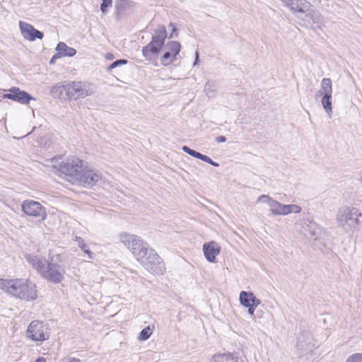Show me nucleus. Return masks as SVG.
<instances>
[{"label":"nucleus","mask_w":362,"mask_h":362,"mask_svg":"<svg viewBox=\"0 0 362 362\" xmlns=\"http://www.w3.org/2000/svg\"><path fill=\"white\" fill-rule=\"evenodd\" d=\"M119 239L146 270L154 275L164 274L165 267L162 259L154 250L148 248V243L143 239L129 233L121 234Z\"/></svg>","instance_id":"1"},{"label":"nucleus","mask_w":362,"mask_h":362,"mask_svg":"<svg viewBox=\"0 0 362 362\" xmlns=\"http://www.w3.org/2000/svg\"><path fill=\"white\" fill-rule=\"evenodd\" d=\"M165 38V27L159 25L155 30L151 42L142 49L143 56L146 60L156 61L163 47L165 52L160 59L161 64L168 66L176 60V57L180 51V44L176 41H170L164 46Z\"/></svg>","instance_id":"2"},{"label":"nucleus","mask_w":362,"mask_h":362,"mask_svg":"<svg viewBox=\"0 0 362 362\" xmlns=\"http://www.w3.org/2000/svg\"><path fill=\"white\" fill-rule=\"evenodd\" d=\"M0 289L16 298L32 301L37 298L36 286L27 279H0Z\"/></svg>","instance_id":"3"},{"label":"nucleus","mask_w":362,"mask_h":362,"mask_svg":"<svg viewBox=\"0 0 362 362\" xmlns=\"http://www.w3.org/2000/svg\"><path fill=\"white\" fill-rule=\"evenodd\" d=\"M338 226L346 233H353L362 226V213L356 207L344 206L336 214Z\"/></svg>","instance_id":"4"},{"label":"nucleus","mask_w":362,"mask_h":362,"mask_svg":"<svg viewBox=\"0 0 362 362\" xmlns=\"http://www.w3.org/2000/svg\"><path fill=\"white\" fill-rule=\"evenodd\" d=\"M54 168L64 174L69 182L76 184L78 177L83 170V161L75 157L69 158L62 161L59 166Z\"/></svg>","instance_id":"5"},{"label":"nucleus","mask_w":362,"mask_h":362,"mask_svg":"<svg viewBox=\"0 0 362 362\" xmlns=\"http://www.w3.org/2000/svg\"><path fill=\"white\" fill-rule=\"evenodd\" d=\"M95 92V86L88 82L74 81L68 83L66 95L70 100L84 98Z\"/></svg>","instance_id":"6"},{"label":"nucleus","mask_w":362,"mask_h":362,"mask_svg":"<svg viewBox=\"0 0 362 362\" xmlns=\"http://www.w3.org/2000/svg\"><path fill=\"white\" fill-rule=\"evenodd\" d=\"M64 269L59 264L54 263L52 258L47 261L40 275L54 284L60 283L64 276Z\"/></svg>","instance_id":"7"},{"label":"nucleus","mask_w":362,"mask_h":362,"mask_svg":"<svg viewBox=\"0 0 362 362\" xmlns=\"http://www.w3.org/2000/svg\"><path fill=\"white\" fill-rule=\"evenodd\" d=\"M27 337L35 341L48 339L49 337L48 325L38 320L31 322L27 329Z\"/></svg>","instance_id":"8"},{"label":"nucleus","mask_w":362,"mask_h":362,"mask_svg":"<svg viewBox=\"0 0 362 362\" xmlns=\"http://www.w3.org/2000/svg\"><path fill=\"white\" fill-rule=\"evenodd\" d=\"M21 207L27 216L39 218L41 221H44L47 218L45 207L38 202L26 199L23 202Z\"/></svg>","instance_id":"9"},{"label":"nucleus","mask_w":362,"mask_h":362,"mask_svg":"<svg viewBox=\"0 0 362 362\" xmlns=\"http://www.w3.org/2000/svg\"><path fill=\"white\" fill-rule=\"evenodd\" d=\"M102 180V175L93 170H84L79 175L76 184L84 187H92Z\"/></svg>","instance_id":"10"},{"label":"nucleus","mask_w":362,"mask_h":362,"mask_svg":"<svg viewBox=\"0 0 362 362\" xmlns=\"http://www.w3.org/2000/svg\"><path fill=\"white\" fill-rule=\"evenodd\" d=\"M2 98L11 99L25 105L28 104L31 100H35L27 92L15 87L10 89L9 93L3 94Z\"/></svg>","instance_id":"11"},{"label":"nucleus","mask_w":362,"mask_h":362,"mask_svg":"<svg viewBox=\"0 0 362 362\" xmlns=\"http://www.w3.org/2000/svg\"><path fill=\"white\" fill-rule=\"evenodd\" d=\"M19 26L23 36L30 41H35L36 39L41 40L44 36L43 33L27 23L20 21Z\"/></svg>","instance_id":"12"},{"label":"nucleus","mask_w":362,"mask_h":362,"mask_svg":"<svg viewBox=\"0 0 362 362\" xmlns=\"http://www.w3.org/2000/svg\"><path fill=\"white\" fill-rule=\"evenodd\" d=\"M203 251L206 259L209 262H215L216 258L221 252V246L215 241L204 243L203 245Z\"/></svg>","instance_id":"13"},{"label":"nucleus","mask_w":362,"mask_h":362,"mask_svg":"<svg viewBox=\"0 0 362 362\" xmlns=\"http://www.w3.org/2000/svg\"><path fill=\"white\" fill-rule=\"evenodd\" d=\"M312 336L308 332H303L298 337L296 346L299 350L311 351L314 347Z\"/></svg>","instance_id":"14"},{"label":"nucleus","mask_w":362,"mask_h":362,"mask_svg":"<svg viewBox=\"0 0 362 362\" xmlns=\"http://www.w3.org/2000/svg\"><path fill=\"white\" fill-rule=\"evenodd\" d=\"M240 302L244 307H247L251 305L258 306L261 301L257 298L253 293L247 291H241L240 293Z\"/></svg>","instance_id":"15"},{"label":"nucleus","mask_w":362,"mask_h":362,"mask_svg":"<svg viewBox=\"0 0 362 362\" xmlns=\"http://www.w3.org/2000/svg\"><path fill=\"white\" fill-rule=\"evenodd\" d=\"M311 4L306 0H293L289 8L295 13H305L310 10Z\"/></svg>","instance_id":"16"},{"label":"nucleus","mask_w":362,"mask_h":362,"mask_svg":"<svg viewBox=\"0 0 362 362\" xmlns=\"http://www.w3.org/2000/svg\"><path fill=\"white\" fill-rule=\"evenodd\" d=\"M68 88L67 83H58L53 86L50 90V93L53 97L59 98L61 100L69 99L66 95V90Z\"/></svg>","instance_id":"17"},{"label":"nucleus","mask_w":362,"mask_h":362,"mask_svg":"<svg viewBox=\"0 0 362 362\" xmlns=\"http://www.w3.org/2000/svg\"><path fill=\"white\" fill-rule=\"evenodd\" d=\"M182 149L184 152L190 155L192 157L200 159L206 163L211 164L213 166H215V167L219 166V164L218 163H216L214 160H212L209 156L203 155L199 152H197L193 149H191L190 148H189L187 146H183Z\"/></svg>","instance_id":"18"},{"label":"nucleus","mask_w":362,"mask_h":362,"mask_svg":"<svg viewBox=\"0 0 362 362\" xmlns=\"http://www.w3.org/2000/svg\"><path fill=\"white\" fill-rule=\"evenodd\" d=\"M26 259L40 274L44 269L47 263L45 259H42V258L33 255H28L26 256Z\"/></svg>","instance_id":"19"},{"label":"nucleus","mask_w":362,"mask_h":362,"mask_svg":"<svg viewBox=\"0 0 362 362\" xmlns=\"http://www.w3.org/2000/svg\"><path fill=\"white\" fill-rule=\"evenodd\" d=\"M332 93V83L329 78H324L321 81L320 89L316 93V97L329 95Z\"/></svg>","instance_id":"20"},{"label":"nucleus","mask_w":362,"mask_h":362,"mask_svg":"<svg viewBox=\"0 0 362 362\" xmlns=\"http://www.w3.org/2000/svg\"><path fill=\"white\" fill-rule=\"evenodd\" d=\"M56 50L58 52L57 54L61 57H73L76 54V50L74 48L68 47L64 42H60L57 44Z\"/></svg>","instance_id":"21"},{"label":"nucleus","mask_w":362,"mask_h":362,"mask_svg":"<svg viewBox=\"0 0 362 362\" xmlns=\"http://www.w3.org/2000/svg\"><path fill=\"white\" fill-rule=\"evenodd\" d=\"M210 362H238V358L230 352L216 354L213 356Z\"/></svg>","instance_id":"22"},{"label":"nucleus","mask_w":362,"mask_h":362,"mask_svg":"<svg viewBox=\"0 0 362 362\" xmlns=\"http://www.w3.org/2000/svg\"><path fill=\"white\" fill-rule=\"evenodd\" d=\"M321 103L325 112L330 117L332 113V95L322 96Z\"/></svg>","instance_id":"23"},{"label":"nucleus","mask_w":362,"mask_h":362,"mask_svg":"<svg viewBox=\"0 0 362 362\" xmlns=\"http://www.w3.org/2000/svg\"><path fill=\"white\" fill-rule=\"evenodd\" d=\"M270 207V211L273 215L277 216V215H281L283 214V207L284 204H281L280 202L273 199L270 204L269 205Z\"/></svg>","instance_id":"24"},{"label":"nucleus","mask_w":362,"mask_h":362,"mask_svg":"<svg viewBox=\"0 0 362 362\" xmlns=\"http://www.w3.org/2000/svg\"><path fill=\"white\" fill-rule=\"evenodd\" d=\"M154 326L152 327L148 325L143 329L139 333L137 339L139 341H143L147 340L153 334Z\"/></svg>","instance_id":"25"},{"label":"nucleus","mask_w":362,"mask_h":362,"mask_svg":"<svg viewBox=\"0 0 362 362\" xmlns=\"http://www.w3.org/2000/svg\"><path fill=\"white\" fill-rule=\"evenodd\" d=\"M283 209L282 216H286L291 213L298 214L302 210L301 207L296 204H284Z\"/></svg>","instance_id":"26"},{"label":"nucleus","mask_w":362,"mask_h":362,"mask_svg":"<svg viewBox=\"0 0 362 362\" xmlns=\"http://www.w3.org/2000/svg\"><path fill=\"white\" fill-rule=\"evenodd\" d=\"M216 87V84L215 81H209L204 86V92L209 97L213 96Z\"/></svg>","instance_id":"27"},{"label":"nucleus","mask_w":362,"mask_h":362,"mask_svg":"<svg viewBox=\"0 0 362 362\" xmlns=\"http://www.w3.org/2000/svg\"><path fill=\"white\" fill-rule=\"evenodd\" d=\"M76 241L78 243V247L86 254L89 255L90 258H92V252L88 249L86 244L85 243L83 238L81 237H76Z\"/></svg>","instance_id":"28"},{"label":"nucleus","mask_w":362,"mask_h":362,"mask_svg":"<svg viewBox=\"0 0 362 362\" xmlns=\"http://www.w3.org/2000/svg\"><path fill=\"white\" fill-rule=\"evenodd\" d=\"M127 60L126 59H117L116 61H115L114 62H112L111 64H110L107 68H106V70L107 71H110L111 70H112L113 69H115L118 66H122V65H125L127 64Z\"/></svg>","instance_id":"29"},{"label":"nucleus","mask_w":362,"mask_h":362,"mask_svg":"<svg viewBox=\"0 0 362 362\" xmlns=\"http://www.w3.org/2000/svg\"><path fill=\"white\" fill-rule=\"evenodd\" d=\"M346 362H362V353H356L349 356Z\"/></svg>","instance_id":"30"},{"label":"nucleus","mask_w":362,"mask_h":362,"mask_svg":"<svg viewBox=\"0 0 362 362\" xmlns=\"http://www.w3.org/2000/svg\"><path fill=\"white\" fill-rule=\"evenodd\" d=\"M272 200L273 199L269 195L262 194L258 197L257 202L265 203L269 206Z\"/></svg>","instance_id":"31"},{"label":"nucleus","mask_w":362,"mask_h":362,"mask_svg":"<svg viewBox=\"0 0 362 362\" xmlns=\"http://www.w3.org/2000/svg\"><path fill=\"white\" fill-rule=\"evenodd\" d=\"M112 4V0H103V3L100 4V10L103 13H106L107 8L111 6Z\"/></svg>","instance_id":"32"},{"label":"nucleus","mask_w":362,"mask_h":362,"mask_svg":"<svg viewBox=\"0 0 362 362\" xmlns=\"http://www.w3.org/2000/svg\"><path fill=\"white\" fill-rule=\"evenodd\" d=\"M62 362H81V359L72 357V356H67L62 359Z\"/></svg>","instance_id":"33"},{"label":"nucleus","mask_w":362,"mask_h":362,"mask_svg":"<svg viewBox=\"0 0 362 362\" xmlns=\"http://www.w3.org/2000/svg\"><path fill=\"white\" fill-rule=\"evenodd\" d=\"M257 306H254L252 305H250V306H247V308H248V313L252 316L254 315V313H255V308H257Z\"/></svg>","instance_id":"34"},{"label":"nucleus","mask_w":362,"mask_h":362,"mask_svg":"<svg viewBox=\"0 0 362 362\" xmlns=\"http://www.w3.org/2000/svg\"><path fill=\"white\" fill-rule=\"evenodd\" d=\"M216 141L218 143H222V142H225L226 141V139L224 136H219L216 138Z\"/></svg>","instance_id":"35"},{"label":"nucleus","mask_w":362,"mask_h":362,"mask_svg":"<svg viewBox=\"0 0 362 362\" xmlns=\"http://www.w3.org/2000/svg\"><path fill=\"white\" fill-rule=\"evenodd\" d=\"M293 0H281V1L283 2V4L286 6H288L289 7L290 5L291 4L292 1Z\"/></svg>","instance_id":"36"},{"label":"nucleus","mask_w":362,"mask_h":362,"mask_svg":"<svg viewBox=\"0 0 362 362\" xmlns=\"http://www.w3.org/2000/svg\"><path fill=\"white\" fill-rule=\"evenodd\" d=\"M105 59L107 60H112L114 59V54L112 53H107L105 54Z\"/></svg>","instance_id":"37"},{"label":"nucleus","mask_w":362,"mask_h":362,"mask_svg":"<svg viewBox=\"0 0 362 362\" xmlns=\"http://www.w3.org/2000/svg\"><path fill=\"white\" fill-rule=\"evenodd\" d=\"M199 62V52L198 51H196L195 52V60L194 62V66L197 65Z\"/></svg>","instance_id":"38"},{"label":"nucleus","mask_w":362,"mask_h":362,"mask_svg":"<svg viewBox=\"0 0 362 362\" xmlns=\"http://www.w3.org/2000/svg\"><path fill=\"white\" fill-rule=\"evenodd\" d=\"M60 57L59 56V54H54L52 58L50 60V64H53L54 62V60L57 58H59Z\"/></svg>","instance_id":"39"},{"label":"nucleus","mask_w":362,"mask_h":362,"mask_svg":"<svg viewBox=\"0 0 362 362\" xmlns=\"http://www.w3.org/2000/svg\"><path fill=\"white\" fill-rule=\"evenodd\" d=\"M169 26L172 27V33H171V35H170V37H172V36H173V33H175L177 30H176V28H175V25H174L172 23H170Z\"/></svg>","instance_id":"40"},{"label":"nucleus","mask_w":362,"mask_h":362,"mask_svg":"<svg viewBox=\"0 0 362 362\" xmlns=\"http://www.w3.org/2000/svg\"><path fill=\"white\" fill-rule=\"evenodd\" d=\"M35 362H46V359L43 357H40Z\"/></svg>","instance_id":"41"},{"label":"nucleus","mask_w":362,"mask_h":362,"mask_svg":"<svg viewBox=\"0 0 362 362\" xmlns=\"http://www.w3.org/2000/svg\"><path fill=\"white\" fill-rule=\"evenodd\" d=\"M3 94H4V93H1V91L0 90V98H2V95H3Z\"/></svg>","instance_id":"42"},{"label":"nucleus","mask_w":362,"mask_h":362,"mask_svg":"<svg viewBox=\"0 0 362 362\" xmlns=\"http://www.w3.org/2000/svg\"><path fill=\"white\" fill-rule=\"evenodd\" d=\"M360 181H361V182L362 183V176H361V178H360Z\"/></svg>","instance_id":"43"}]
</instances>
